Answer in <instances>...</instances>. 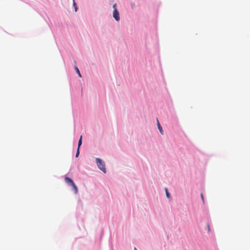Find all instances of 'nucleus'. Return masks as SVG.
<instances>
[{"instance_id":"1","label":"nucleus","mask_w":250,"mask_h":250,"mask_svg":"<svg viewBox=\"0 0 250 250\" xmlns=\"http://www.w3.org/2000/svg\"><path fill=\"white\" fill-rule=\"evenodd\" d=\"M96 161L98 168L101 169L104 173H106V168L105 167L104 162L101 159L97 158L96 159Z\"/></svg>"},{"instance_id":"2","label":"nucleus","mask_w":250,"mask_h":250,"mask_svg":"<svg viewBox=\"0 0 250 250\" xmlns=\"http://www.w3.org/2000/svg\"><path fill=\"white\" fill-rule=\"evenodd\" d=\"M113 16L117 21H119L120 20L119 13L117 9H115L113 10Z\"/></svg>"},{"instance_id":"3","label":"nucleus","mask_w":250,"mask_h":250,"mask_svg":"<svg viewBox=\"0 0 250 250\" xmlns=\"http://www.w3.org/2000/svg\"><path fill=\"white\" fill-rule=\"evenodd\" d=\"M64 181L69 186H72L74 184L73 180L68 177L64 178Z\"/></svg>"},{"instance_id":"4","label":"nucleus","mask_w":250,"mask_h":250,"mask_svg":"<svg viewBox=\"0 0 250 250\" xmlns=\"http://www.w3.org/2000/svg\"><path fill=\"white\" fill-rule=\"evenodd\" d=\"M157 125H158V127L159 128V130H160V132H161V133L162 134H163V129H162V126H161L158 120H157Z\"/></svg>"},{"instance_id":"5","label":"nucleus","mask_w":250,"mask_h":250,"mask_svg":"<svg viewBox=\"0 0 250 250\" xmlns=\"http://www.w3.org/2000/svg\"><path fill=\"white\" fill-rule=\"evenodd\" d=\"M72 188H73V190L74 192V193L75 194H77L78 193V188L77 187V186L75 185V184H74L72 186Z\"/></svg>"},{"instance_id":"6","label":"nucleus","mask_w":250,"mask_h":250,"mask_svg":"<svg viewBox=\"0 0 250 250\" xmlns=\"http://www.w3.org/2000/svg\"><path fill=\"white\" fill-rule=\"evenodd\" d=\"M82 136H81L80 138L79 141V142H78V148H80V147L82 145Z\"/></svg>"},{"instance_id":"7","label":"nucleus","mask_w":250,"mask_h":250,"mask_svg":"<svg viewBox=\"0 0 250 250\" xmlns=\"http://www.w3.org/2000/svg\"><path fill=\"white\" fill-rule=\"evenodd\" d=\"M165 191H166V195H167V198H169L170 197V194L169 193H168V190H167V188H165Z\"/></svg>"},{"instance_id":"8","label":"nucleus","mask_w":250,"mask_h":250,"mask_svg":"<svg viewBox=\"0 0 250 250\" xmlns=\"http://www.w3.org/2000/svg\"><path fill=\"white\" fill-rule=\"evenodd\" d=\"M75 69L76 70L77 73L78 74L79 76L80 77H81V75L79 69L78 68V67H75Z\"/></svg>"},{"instance_id":"9","label":"nucleus","mask_w":250,"mask_h":250,"mask_svg":"<svg viewBox=\"0 0 250 250\" xmlns=\"http://www.w3.org/2000/svg\"><path fill=\"white\" fill-rule=\"evenodd\" d=\"M80 148H77V153H76V157H78L79 155V154H80Z\"/></svg>"},{"instance_id":"10","label":"nucleus","mask_w":250,"mask_h":250,"mask_svg":"<svg viewBox=\"0 0 250 250\" xmlns=\"http://www.w3.org/2000/svg\"><path fill=\"white\" fill-rule=\"evenodd\" d=\"M73 5L75 7V11H77V7L76 6V3L74 1V2H73Z\"/></svg>"},{"instance_id":"11","label":"nucleus","mask_w":250,"mask_h":250,"mask_svg":"<svg viewBox=\"0 0 250 250\" xmlns=\"http://www.w3.org/2000/svg\"><path fill=\"white\" fill-rule=\"evenodd\" d=\"M201 198H202V199L203 202H204V197H203V194H201Z\"/></svg>"},{"instance_id":"12","label":"nucleus","mask_w":250,"mask_h":250,"mask_svg":"<svg viewBox=\"0 0 250 250\" xmlns=\"http://www.w3.org/2000/svg\"><path fill=\"white\" fill-rule=\"evenodd\" d=\"M113 7L114 8V10L115 9H116V4H114L113 6Z\"/></svg>"},{"instance_id":"13","label":"nucleus","mask_w":250,"mask_h":250,"mask_svg":"<svg viewBox=\"0 0 250 250\" xmlns=\"http://www.w3.org/2000/svg\"><path fill=\"white\" fill-rule=\"evenodd\" d=\"M208 230H209V227L208 226Z\"/></svg>"},{"instance_id":"14","label":"nucleus","mask_w":250,"mask_h":250,"mask_svg":"<svg viewBox=\"0 0 250 250\" xmlns=\"http://www.w3.org/2000/svg\"><path fill=\"white\" fill-rule=\"evenodd\" d=\"M134 250H137V249L136 248H135Z\"/></svg>"}]
</instances>
